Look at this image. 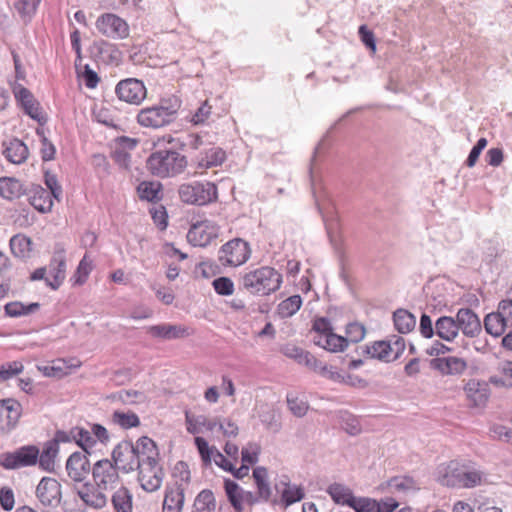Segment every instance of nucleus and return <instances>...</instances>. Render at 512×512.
Returning a JSON list of instances; mask_svg holds the SVG:
<instances>
[{
    "mask_svg": "<svg viewBox=\"0 0 512 512\" xmlns=\"http://www.w3.org/2000/svg\"><path fill=\"white\" fill-rule=\"evenodd\" d=\"M458 331L468 338L477 337L481 331V321L478 315L470 308H460L454 318Z\"/></svg>",
    "mask_w": 512,
    "mask_h": 512,
    "instance_id": "aec40b11",
    "label": "nucleus"
},
{
    "mask_svg": "<svg viewBox=\"0 0 512 512\" xmlns=\"http://www.w3.org/2000/svg\"><path fill=\"white\" fill-rule=\"evenodd\" d=\"M95 26L99 33L111 39H125L129 36L128 23L114 13L100 15Z\"/></svg>",
    "mask_w": 512,
    "mask_h": 512,
    "instance_id": "ddd939ff",
    "label": "nucleus"
},
{
    "mask_svg": "<svg viewBox=\"0 0 512 512\" xmlns=\"http://www.w3.org/2000/svg\"><path fill=\"white\" fill-rule=\"evenodd\" d=\"M393 322L399 333L406 334L415 328L416 318L406 309H397L393 313Z\"/></svg>",
    "mask_w": 512,
    "mask_h": 512,
    "instance_id": "4c0bfd02",
    "label": "nucleus"
},
{
    "mask_svg": "<svg viewBox=\"0 0 512 512\" xmlns=\"http://www.w3.org/2000/svg\"><path fill=\"white\" fill-rule=\"evenodd\" d=\"M260 453V447L257 444H249L247 447L242 449V463L244 464H255L258 461V455Z\"/></svg>",
    "mask_w": 512,
    "mask_h": 512,
    "instance_id": "338daca9",
    "label": "nucleus"
},
{
    "mask_svg": "<svg viewBox=\"0 0 512 512\" xmlns=\"http://www.w3.org/2000/svg\"><path fill=\"white\" fill-rule=\"evenodd\" d=\"M90 471L92 472V468L86 454L77 451L68 457L66 461V472L74 483L84 482Z\"/></svg>",
    "mask_w": 512,
    "mask_h": 512,
    "instance_id": "6ab92c4d",
    "label": "nucleus"
},
{
    "mask_svg": "<svg viewBox=\"0 0 512 512\" xmlns=\"http://www.w3.org/2000/svg\"><path fill=\"white\" fill-rule=\"evenodd\" d=\"M216 502L211 490H202L195 498L192 512H214Z\"/></svg>",
    "mask_w": 512,
    "mask_h": 512,
    "instance_id": "c03bdc74",
    "label": "nucleus"
},
{
    "mask_svg": "<svg viewBox=\"0 0 512 512\" xmlns=\"http://www.w3.org/2000/svg\"><path fill=\"white\" fill-rule=\"evenodd\" d=\"M186 429L190 434L197 435L205 433V416L195 415L185 411Z\"/></svg>",
    "mask_w": 512,
    "mask_h": 512,
    "instance_id": "864d4df0",
    "label": "nucleus"
},
{
    "mask_svg": "<svg viewBox=\"0 0 512 512\" xmlns=\"http://www.w3.org/2000/svg\"><path fill=\"white\" fill-rule=\"evenodd\" d=\"M58 452L59 447H56L55 443L47 441L42 452H39L37 463H39L40 468L45 471H52L54 469L55 458L57 457Z\"/></svg>",
    "mask_w": 512,
    "mask_h": 512,
    "instance_id": "37998d69",
    "label": "nucleus"
},
{
    "mask_svg": "<svg viewBox=\"0 0 512 512\" xmlns=\"http://www.w3.org/2000/svg\"><path fill=\"white\" fill-rule=\"evenodd\" d=\"M486 474L470 464L456 460L441 466L438 470V481L443 486L458 488H474L481 485Z\"/></svg>",
    "mask_w": 512,
    "mask_h": 512,
    "instance_id": "f257e3e1",
    "label": "nucleus"
},
{
    "mask_svg": "<svg viewBox=\"0 0 512 512\" xmlns=\"http://www.w3.org/2000/svg\"><path fill=\"white\" fill-rule=\"evenodd\" d=\"M224 161V151L220 147H212L198 159V168H212L219 166Z\"/></svg>",
    "mask_w": 512,
    "mask_h": 512,
    "instance_id": "79ce46f5",
    "label": "nucleus"
},
{
    "mask_svg": "<svg viewBox=\"0 0 512 512\" xmlns=\"http://www.w3.org/2000/svg\"><path fill=\"white\" fill-rule=\"evenodd\" d=\"M394 348L391 345L390 341H375L371 345H366L363 349V354H367L370 358L378 359L384 362H391L392 357H390Z\"/></svg>",
    "mask_w": 512,
    "mask_h": 512,
    "instance_id": "72a5a7b5",
    "label": "nucleus"
},
{
    "mask_svg": "<svg viewBox=\"0 0 512 512\" xmlns=\"http://www.w3.org/2000/svg\"><path fill=\"white\" fill-rule=\"evenodd\" d=\"M490 433L494 439L504 441L506 443H512V429L495 424L490 428Z\"/></svg>",
    "mask_w": 512,
    "mask_h": 512,
    "instance_id": "e2e57ef3",
    "label": "nucleus"
},
{
    "mask_svg": "<svg viewBox=\"0 0 512 512\" xmlns=\"http://www.w3.org/2000/svg\"><path fill=\"white\" fill-rule=\"evenodd\" d=\"M387 487L393 493H405L416 489L415 481L408 476H396L388 480Z\"/></svg>",
    "mask_w": 512,
    "mask_h": 512,
    "instance_id": "3c124183",
    "label": "nucleus"
},
{
    "mask_svg": "<svg viewBox=\"0 0 512 512\" xmlns=\"http://www.w3.org/2000/svg\"><path fill=\"white\" fill-rule=\"evenodd\" d=\"M467 406L471 409L484 410L489 402L491 390L488 383L481 379L471 378L463 387Z\"/></svg>",
    "mask_w": 512,
    "mask_h": 512,
    "instance_id": "1a4fd4ad",
    "label": "nucleus"
},
{
    "mask_svg": "<svg viewBox=\"0 0 512 512\" xmlns=\"http://www.w3.org/2000/svg\"><path fill=\"white\" fill-rule=\"evenodd\" d=\"M241 495L243 489L236 482L226 479V497L237 512L243 510L244 499Z\"/></svg>",
    "mask_w": 512,
    "mask_h": 512,
    "instance_id": "de8ad7c7",
    "label": "nucleus"
},
{
    "mask_svg": "<svg viewBox=\"0 0 512 512\" xmlns=\"http://www.w3.org/2000/svg\"><path fill=\"white\" fill-rule=\"evenodd\" d=\"M39 449L35 445H25L13 452L0 454V466L7 470H16L22 467L37 464Z\"/></svg>",
    "mask_w": 512,
    "mask_h": 512,
    "instance_id": "6e6552de",
    "label": "nucleus"
},
{
    "mask_svg": "<svg viewBox=\"0 0 512 512\" xmlns=\"http://www.w3.org/2000/svg\"><path fill=\"white\" fill-rule=\"evenodd\" d=\"M137 192L141 200L157 202L162 198V185L156 181H143L138 185Z\"/></svg>",
    "mask_w": 512,
    "mask_h": 512,
    "instance_id": "58836bf2",
    "label": "nucleus"
},
{
    "mask_svg": "<svg viewBox=\"0 0 512 512\" xmlns=\"http://www.w3.org/2000/svg\"><path fill=\"white\" fill-rule=\"evenodd\" d=\"M250 254L251 250L246 241L235 238L226 242V265L240 266L249 259Z\"/></svg>",
    "mask_w": 512,
    "mask_h": 512,
    "instance_id": "4be33fe9",
    "label": "nucleus"
},
{
    "mask_svg": "<svg viewBox=\"0 0 512 512\" xmlns=\"http://www.w3.org/2000/svg\"><path fill=\"white\" fill-rule=\"evenodd\" d=\"M435 333L440 339L452 342L459 334L454 317H439L435 322Z\"/></svg>",
    "mask_w": 512,
    "mask_h": 512,
    "instance_id": "7c9ffc66",
    "label": "nucleus"
},
{
    "mask_svg": "<svg viewBox=\"0 0 512 512\" xmlns=\"http://www.w3.org/2000/svg\"><path fill=\"white\" fill-rule=\"evenodd\" d=\"M507 327H509L508 324L505 323L498 310L487 314L484 318L485 331L493 337H500Z\"/></svg>",
    "mask_w": 512,
    "mask_h": 512,
    "instance_id": "a19ab883",
    "label": "nucleus"
},
{
    "mask_svg": "<svg viewBox=\"0 0 512 512\" xmlns=\"http://www.w3.org/2000/svg\"><path fill=\"white\" fill-rule=\"evenodd\" d=\"M282 282V274L271 266L258 267L241 277L243 288L257 296H268L278 291Z\"/></svg>",
    "mask_w": 512,
    "mask_h": 512,
    "instance_id": "20e7f679",
    "label": "nucleus"
},
{
    "mask_svg": "<svg viewBox=\"0 0 512 512\" xmlns=\"http://www.w3.org/2000/svg\"><path fill=\"white\" fill-rule=\"evenodd\" d=\"M312 331L315 336H323L333 331L330 320L326 317L315 318L312 325Z\"/></svg>",
    "mask_w": 512,
    "mask_h": 512,
    "instance_id": "69168bd1",
    "label": "nucleus"
},
{
    "mask_svg": "<svg viewBox=\"0 0 512 512\" xmlns=\"http://www.w3.org/2000/svg\"><path fill=\"white\" fill-rule=\"evenodd\" d=\"M24 365L20 361L6 362L0 366V382H5L22 373Z\"/></svg>",
    "mask_w": 512,
    "mask_h": 512,
    "instance_id": "6e6d98bb",
    "label": "nucleus"
},
{
    "mask_svg": "<svg viewBox=\"0 0 512 512\" xmlns=\"http://www.w3.org/2000/svg\"><path fill=\"white\" fill-rule=\"evenodd\" d=\"M431 365L443 375H460L467 369V362L455 356L433 359Z\"/></svg>",
    "mask_w": 512,
    "mask_h": 512,
    "instance_id": "a878e982",
    "label": "nucleus"
},
{
    "mask_svg": "<svg viewBox=\"0 0 512 512\" xmlns=\"http://www.w3.org/2000/svg\"><path fill=\"white\" fill-rule=\"evenodd\" d=\"M72 437H74V442L87 453H89L88 449L94 447L96 444V439L92 436L91 429L87 430L78 426L73 427Z\"/></svg>",
    "mask_w": 512,
    "mask_h": 512,
    "instance_id": "09e8293b",
    "label": "nucleus"
},
{
    "mask_svg": "<svg viewBox=\"0 0 512 512\" xmlns=\"http://www.w3.org/2000/svg\"><path fill=\"white\" fill-rule=\"evenodd\" d=\"M39 308L40 304L38 302L24 304L20 301H12L4 306V312L7 317L18 318L33 314L37 312Z\"/></svg>",
    "mask_w": 512,
    "mask_h": 512,
    "instance_id": "e433bc0d",
    "label": "nucleus"
},
{
    "mask_svg": "<svg viewBox=\"0 0 512 512\" xmlns=\"http://www.w3.org/2000/svg\"><path fill=\"white\" fill-rule=\"evenodd\" d=\"M217 235L218 231L213 225H210L208 222H198L190 227L187 233V240L193 246L205 247Z\"/></svg>",
    "mask_w": 512,
    "mask_h": 512,
    "instance_id": "412c9836",
    "label": "nucleus"
},
{
    "mask_svg": "<svg viewBox=\"0 0 512 512\" xmlns=\"http://www.w3.org/2000/svg\"><path fill=\"white\" fill-rule=\"evenodd\" d=\"M116 397L124 404H134L144 399L143 393L136 390H120L117 392Z\"/></svg>",
    "mask_w": 512,
    "mask_h": 512,
    "instance_id": "0e129e2a",
    "label": "nucleus"
},
{
    "mask_svg": "<svg viewBox=\"0 0 512 512\" xmlns=\"http://www.w3.org/2000/svg\"><path fill=\"white\" fill-rule=\"evenodd\" d=\"M287 404L289 407V410L292 412V414L296 417H303L306 415L308 410V405L305 401L294 397L292 395L287 396Z\"/></svg>",
    "mask_w": 512,
    "mask_h": 512,
    "instance_id": "052dcab7",
    "label": "nucleus"
},
{
    "mask_svg": "<svg viewBox=\"0 0 512 512\" xmlns=\"http://www.w3.org/2000/svg\"><path fill=\"white\" fill-rule=\"evenodd\" d=\"M279 350L284 356L294 360L299 365L302 364V359L304 358V355L307 352L306 350L302 349L301 347L293 343L283 344Z\"/></svg>",
    "mask_w": 512,
    "mask_h": 512,
    "instance_id": "13d9d810",
    "label": "nucleus"
},
{
    "mask_svg": "<svg viewBox=\"0 0 512 512\" xmlns=\"http://www.w3.org/2000/svg\"><path fill=\"white\" fill-rule=\"evenodd\" d=\"M365 328L363 325L357 323V322H354V323H349L347 326H346V335H347V340L348 342H352V343H358L360 342L364 336H365Z\"/></svg>",
    "mask_w": 512,
    "mask_h": 512,
    "instance_id": "680f3d73",
    "label": "nucleus"
},
{
    "mask_svg": "<svg viewBox=\"0 0 512 512\" xmlns=\"http://www.w3.org/2000/svg\"><path fill=\"white\" fill-rule=\"evenodd\" d=\"M73 491L85 506L95 510L104 508L108 502L107 491L100 489L94 481H86L82 485H73Z\"/></svg>",
    "mask_w": 512,
    "mask_h": 512,
    "instance_id": "4468645a",
    "label": "nucleus"
},
{
    "mask_svg": "<svg viewBox=\"0 0 512 512\" xmlns=\"http://www.w3.org/2000/svg\"><path fill=\"white\" fill-rule=\"evenodd\" d=\"M111 421L122 429H130L140 425V419L134 412L114 411L111 415Z\"/></svg>",
    "mask_w": 512,
    "mask_h": 512,
    "instance_id": "49530a36",
    "label": "nucleus"
},
{
    "mask_svg": "<svg viewBox=\"0 0 512 512\" xmlns=\"http://www.w3.org/2000/svg\"><path fill=\"white\" fill-rule=\"evenodd\" d=\"M10 249L15 257L27 259L31 256L32 240L23 235L16 234L9 241Z\"/></svg>",
    "mask_w": 512,
    "mask_h": 512,
    "instance_id": "c9c22d12",
    "label": "nucleus"
},
{
    "mask_svg": "<svg viewBox=\"0 0 512 512\" xmlns=\"http://www.w3.org/2000/svg\"><path fill=\"white\" fill-rule=\"evenodd\" d=\"M144 448L142 453V461L137 467L138 481L143 490L154 492L161 487L164 472L159 465V451L153 440H142Z\"/></svg>",
    "mask_w": 512,
    "mask_h": 512,
    "instance_id": "7ed1b4c3",
    "label": "nucleus"
},
{
    "mask_svg": "<svg viewBox=\"0 0 512 512\" xmlns=\"http://www.w3.org/2000/svg\"><path fill=\"white\" fill-rule=\"evenodd\" d=\"M211 114L212 106L209 105L208 101H204L194 111H190L185 119L193 125H201L208 122Z\"/></svg>",
    "mask_w": 512,
    "mask_h": 512,
    "instance_id": "8fccbe9b",
    "label": "nucleus"
},
{
    "mask_svg": "<svg viewBox=\"0 0 512 512\" xmlns=\"http://www.w3.org/2000/svg\"><path fill=\"white\" fill-rule=\"evenodd\" d=\"M320 375L324 378H327L329 380H332L334 382L338 383H345V384H353L351 382L352 376L349 374H342L340 371H338L333 366H328L326 364L323 365L320 371Z\"/></svg>",
    "mask_w": 512,
    "mask_h": 512,
    "instance_id": "4d7b16f0",
    "label": "nucleus"
},
{
    "mask_svg": "<svg viewBox=\"0 0 512 512\" xmlns=\"http://www.w3.org/2000/svg\"><path fill=\"white\" fill-rule=\"evenodd\" d=\"M3 148L6 159L13 164H21L28 158L29 150L27 146L17 138L3 142Z\"/></svg>",
    "mask_w": 512,
    "mask_h": 512,
    "instance_id": "bb28decb",
    "label": "nucleus"
},
{
    "mask_svg": "<svg viewBox=\"0 0 512 512\" xmlns=\"http://www.w3.org/2000/svg\"><path fill=\"white\" fill-rule=\"evenodd\" d=\"M187 166L186 156L175 150L163 149L153 152L147 159V168L157 177H173Z\"/></svg>",
    "mask_w": 512,
    "mask_h": 512,
    "instance_id": "39448f33",
    "label": "nucleus"
},
{
    "mask_svg": "<svg viewBox=\"0 0 512 512\" xmlns=\"http://www.w3.org/2000/svg\"><path fill=\"white\" fill-rule=\"evenodd\" d=\"M41 0H18L14 7L20 17L26 22L30 21L35 15Z\"/></svg>",
    "mask_w": 512,
    "mask_h": 512,
    "instance_id": "603ef678",
    "label": "nucleus"
},
{
    "mask_svg": "<svg viewBox=\"0 0 512 512\" xmlns=\"http://www.w3.org/2000/svg\"><path fill=\"white\" fill-rule=\"evenodd\" d=\"M66 250L62 243H56L54 246L53 256L49 263V276L46 279V285L52 290H57L63 283L66 276Z\"/></svg>",
    "mask_w": 512,
    "mask_h": 512,
    "instance_id": "2eb2a0df",
    "label": "nucleus"
},
{
    "mask_svg": "<svg viewBox=\"0 0 512 512\" xmlns=\"http://www.w3.org/2000/svg\"><path fill=\"white\" fill-rule=\"evenodd\" d=\"M253 478L257 488V494L259 499L264 502L269 501L272 495V490L268 480L267 469L262 466L254 468Z\"/></svg>",
    "mask_w": 512,
    "mask_h": 512,
    "instance_id": "473e14b6",
    "label": "nucleus"
},
{
    "mask_svg": "<svg viewBox=\"0 0 512 512\" xmlns=\"http://www.w3.org/2000/svg\"><path fill=\"white\" fill-rule=\"evenodd\" d=\"M275 490L280 495V503L285 507L301 501L305 497V490L301 485L291 483L287 475H282L275 482Z\"/></svg>",
    "mask_w": 512,
    "mask_h": 512,
    "instance_id": "a211bd4d",
    "label": "nucleus"
},
{
    "mask_svg": "<svg viewBox=\"0 0 512 512\" xmlns=\"http://www.w3.org/2000/svg\"><path fill=\"white\" fill-rule=\"evenodd\" d=\"M142 440H152L148 436H142L135 443L130 440H122L112 450L111 461L114 466L123 473L133 472L142 461V453L145 451Z\"/></svg>",
    "mask_w": 512,
    "mask_h": 512,
    "instance_id": "423d86ee",
    "label": "nucleus"
},
{
    "mask_svg": "<svg viewBox=\"0 0 512 512\" xmlns=\"http://www.w3.org/2000/svg\"><path fill=\"white\" fill-rule=\"evenodd\" d=\"M115 93L119 100L131 105H140L147 97V89L142 80L126 78L120 80Z\"/></svg>",
    "mask_w": 512,
    "mask_h": 512,
    "instance_id": "f8f14e48",
    "label": "nucleus"
},
{
    "mask_svg": "<svg viewBox=\"0 0 512 512\" xmlns=\"http://www.w3.org/2000/svg\"><path fill=\"white\" fill-rule=\"evenodd\" d=\"M111 502L116 512H132V494L124 486H120L112 494Z\"/></svg>",
    "mask_w": 512,
    "mask_h": 512,
    "instance_id": "ea45409f",
    "label": "nucleus"
},
{
    "mask_svg": "<svg viewBox=\"0 0 512 512\" xmlns=\"http://www.w3.org/2000/svg\"><path fill=\"white\" fill-rule=\"evenodd\" d=\"M178 193L182 202L202 206L217 199L218 189L214 182L194 181L182 184Z\"/></svg>",
    "mask_w": 512,
    "mask_h": 512,
    "instance_id": "0eeeda50",
    "label": "nucleus"
},
{
    "mask_svg": "<svg viewBox=\"0 0 512 512\" xmlns=\"http://www.w3.org/2000/svg\"><path fill=\"white\" fill-rule=\"evenodd\" d=\"M194 443L205 466L211 465L213 459L218 467L224 469V454L217 451L214 447H210L203 437L196 436Z\"/></svg>",
    "mask_w": 512,
    "mask_h": 512,
    "instance_id": "cd10ccee",
    "label": "nucleus"
},
{
    "mask_svg": "<svg viewBox=\"0 0 512 512\" xmlns=\"http://www.w3.org/2000/svg\"><path fill=\"white\" fill-rule=\"evenodd\" d=\"M184 487L175 483L165 489L162 512H181L184 506Z\"/></svg>",
    "mask_w": 512,
    "mask_h": 512,
    "instance_id": "393cba45",
    "label": "nucleus"
},
{
    "mask_svg": "<svg viewBox=\"0 0 512 512\" xmlns=\"http://www.w3.org/2000/svg\"><path fill=\"white\" fill-rule=\"evenodd\" d=\"M350 507L355 512H375L377 500L369 497H355Z\"/></svg>",
    "mask_w": 512,
    "mask_h": 512,
    "instance_id": "bf43d9fd",
    "label": "nucleus"
},
{
    "mask_svg": "<svg viewBox=\"0 0 512 512\" xmlns=\"http://www.w3.org/2000/svg\"><path fill=\"white\" fill-rule=\"evenodd\" d=\"M22 414L21 404L12 398L0 400V434L10 433L18 424Z\"/></svg>",
    "mask_w": 512,
    "mask_h": 512,
    "instance_id": "dca6fc26",
    "label": "nucleus"
},
{
    "mask_svg": "<svg viewBox=\"0 0 512 512\" xmlns=\"http://www.w3.org/2000/svg\"><path fill=\"white\" fill-rule=\"evenodd\" d=\"M147 332L152 337L163 340L181 339L190 335L188 327L167 323L149 326Z\"/></svg>",
    "mask_w": 512,
    "mask_h": 512,
    "instance_id": "b1692460",
    "label": "nucleus"
},
{
    "mask_svg": "<svg viewBox=\"0 0 512 512\" xmlns=\"http://www.w3.org/2000/svg\"><path fill=\"white\" fill-rule=\"evenodd\" d=\"M25 185L14 177L0 178V196L8 201H13L25 195L27 192Z\"/></svg>",
    "mask_w": 512,
    "mask_h": 512,
    "instance_id": "c85d7f7f",
    "label": "nucleus"
},
{
    "mask_svg": "<svg viewBox=\"0 0 512 512\" xmlns=\"http://www.w3.org/2000/svg\"><path fill=\"white\" fill-rule=\"evenodd\" d=\"M29 203L39 212L47 213L51 211L53 206V195L41 185L31 184L27 188L26 194Z\"/></svg>",
    "mask_w": 512,
    "mask_h": 512,
    "instance_id": "5701e85b",
    "label": "nucleus"
},
{
    "mask_svg": "<svg viewBox=\"0 0 512 512\" xmlns=\"http://www.w3.org/2000/svg\"><path fill=\"white\" fill-rule=\"evenodd\" d=\"M92 481L100 489H105L107 492L112 491L120 484L119 470L111 460H99L92 467Z\"/></svg>",
    "mask_w": 512,
    "mask_h": 512,
    "instance_id": "9b49d317",
    "label": "nucleus"
},
{
    "mask_svg": "<svg viewBox=\"0 0 512 512\" xmlns=\"http://www.w3.org/2000/svg\"><path fill=\"white\" fill-rule=\"evenodd\" d=\"M302 306V298L300 295H292L281 301L277 306V314L280 318L285 319L292 317L298 312Z\"/></svg>",
    "mask_w": 512,
    "mask_h": 512,
    "instance_id": "a18cd8bd",
    "label": "nucleus"
},
{
    "mask_svg": "<svg viewBox=\"0 0 512 512\" xmlns=\"http://www.w3.org/2000/svg\"><path fill=\"white\" fill-rule=\"evenodd\" d=\"M327 493L338 505L351 506L355 496L352 490L341 483H332L327 488Z\"/></svg>",
    "mask_w": 512,
    "mask_h": 512,
    "instance_id": "f704fd0d",
    "label": "nucleus"
},
{
    "mask_svg": "<svg viewBox=\"0 0 512 512\" xmlns=\"http://www.w3.org/2000/svg\"><path fill=\"white\" fill-rule=\"evenodd\" d=\"M93 269V262L89 259L88 255L85 254L80 260L76 272H75V283L82 285L87 281L89 274Z\"/></svg>",
    "mask_w": 512,
    "mask_h": 512,
    "instance_id": "5fc2aeb1",
    "label": "nucleus"
},
{
    "mask_svg": "<svg viewBox=\"0 0 512 512\" xmlns=\"http://www.w3.org/2000/svg\"><path fill=\"white\" fill-rule=\"evenodd\" d=\"M181 100L176 96L162 98L156 105L142 108L136 117L137 123L145 128L158 129L170 125L177 119Z\"/></svg>",
    "mask_w": 512,
    "mask_h": 512,
    "instance_id": "f03ea898",
    "label": "nucleus"
},
{
    "mask_svg": "<svg viewBox=\"0 0 512 512\" xmlns=\"http://www.w3.org/2000/svg\"><path fill=\"white\" fill-rule=\"evenodd\" d=\"M497 310L505 320V323H507L509 327H512V298L501 300Z\"/></svg>",
    "mask_w": 512,
    "mask_h": 512,
    "instance_id": "774afa93",
    "label": "nucleus"
},
{
    "mask_svg": "<svg viewBox=\"0 0 512 512\" xmlns=\"http://www.w3.org/2000/svg\"><path fill=\"white\" fill-rule=\"evenodd\" d=\"M313 342L315 345L334 353L342 352L348 346L347 338L337 335L333 331L323 336H314Z\"/></svg>",
    "mask_w": 512,
    "mask_h": 512,
    "instance_id": "c756f323",
    "label": "nucleus"
},
{
    "mask_svg": "<svg viewBox=\"0 0 512 512\" xmlns=\"http://www.w3.org/2000/svg\"><path fill=\"white\" fill-rule=\"evenodd\" d=\"M35 493L39 502L45 507H57L61 503V484L54 478L43 477Z\"/></svg>",
    "mask_w": 512,
    "mask_h": 512,
    "instance_id": "f3484780",
    "label": "nucleus"
},
{
    "mask_svg": "<svg viewBox=\"0 0 512 512\" xmlns=\"http://www.w3.org/2000/svg\"><path fill=\"white\" fill-rule=\"evenodd\" d=\"M93 54L104 63H118L120 52L114 44L101 40L93 45Z\"/></svg>",
    "mask_w": 512,
    "mask_h": 512,
    "instance_id": "2f4dec72",
    "label": "nucleus"
},
{
    "mask_svg": "<svg viewBox=\"0 0 512 512\" xmlns=\"http://www.w3.org/2000/svg\"><path fill=\"white\" fill-rule=\"evenodd\" d=\"M17 105L22 108L24 113L31 119L43 125L47 121V117L43 114L39 101L34 97L32 92L21 84L15 83L12 88Z\"/></svg>",
    "mask_w": 512,
    "mask_h": 512,
    "instance_id": "9d476101",
    "label": "nucleus"
}]
</instances>
